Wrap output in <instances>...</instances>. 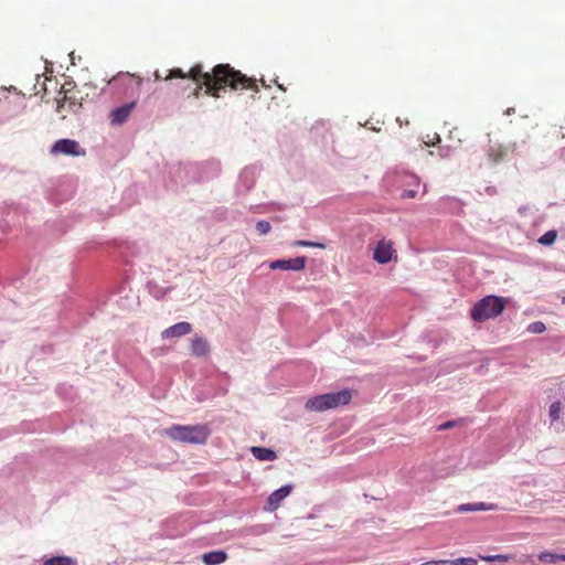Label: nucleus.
Segmentation results:
<instances>
[{"instance_id":"6","label":"nucleus","mask_w":565,"mask_h":565,"mask_svg":"<svg viewBox=\"0 0 565 565\" xmlns=\"http://www.w3.org/2000/svg\"><path fill=\"white\" fill-rule=\"evenodd\" d=\"M52 154H65V156H84L85 150L81 148L79 143L72 139H60L51 148Z\"/></svg>"},{"instance_id":"20","label":"nucleus","mask_w":565,"mask_h":565,"mask_svg":"<svg viewBox=\"0 0 565 565\" xmlns=\"http://www.w3.org/2000/svg\"><path fill=\"white\" fill-rule=\"evenodd\" d=\"M458 510L460 512H468V511H481V510H486V504L483 502H479V503H466V504H461L459 505Z\"/></svg>"},{"instance_id":"2","label":"nucleus","mask_w":565,"mask_h":565,"mask_svg":"<svg viewBox=\"0 0 565 565\" xmlns=\"http://www.w3.org/2000/svg\"><path fill=\"white\" fill-rule=\"evenodd\" d=\"M164 431L170 439L191 445H204L211 435L206 424L172 425Z\"/></svg>"},{"instance_id":"21","label":"nucleus","mask_w":565,"mask_h":565,"mask_svg":"<svg viewBox=\"0 0 565 565\" xmlns=\"http://www.w3.org/2000/svg\"><path fill=\"white\" fill-rule=\"evenodd\" d=\"M465 422H466V418H459V419H455V420H447V422L438 425L437 426V430L441 431V430L450 429L452 427H457V426L462 425Z\"/></svg>"},{"instance_id":"10","label":"nucleus","mask_w":565,"mask_h":565,"mask_svg":"<svg viewBox=\"0 0 565 565\" xmlns=\"http://www.w3.org/2000/svg\"><path fill=\"white\" fill-rule=\"evenodd\" d=\"M134 107L135 103H130L113 109L109 115L110 122L113 125H121L128 119Z\"/></svg>"},{"instance_id":"1","label":"nucleus","mask_w":565,"mask_h":565,"mask_svg":"<svg viewBox=\"0 0 565 565\" xmlns=\"http://www.w3.org/2000/svg\"><path fill=\"white\" fill-rule=\"evenodd\" d=\"M172 78H190L196 85L192 90L193 97L198 98L203 87L206 95L218 97L220 90L230 87L236 89H252L254 94L259 92L256 79L247 77L241 71H236L230 64H217L212 68V72H203L202 65L196 64L190 68L189 72H183L181 68H172L167 72L164 79ZM255 98V95H253Z\"/></svg>"},{"instance_id":"33","label":"nucleus","mask_w":565,"mask_h":565,"mask_svg":"<svg viewBox=\"0 0 565 565\" xmlns=\"http://www.w3.org/2000/svg\"><path fill=\"white\" fill-rule=\"evenodd\" d=\"M6 436L4 431H0V438H4Z\"/></svg>"},{"instance_id":"34","label":"nucleus","mask_w":565,"mask_h":565,"mask_svg":"<svg viewBox=\"0 0 565 565\" xmlns=\"http://www.w3.org/2000/svg\"><path fill=\"white\" fill-rule=\"evenodd\" d=\"M260 82H262V85H263V86L267 87V85L265 84V81H264V79H260Z\"/></svg>"},{"instance_id":"5","label":"nucleus","mask_w":565,"mask_h":565,"mask_svg":"<svg viewBox=\"0 0 565 565\" xmlns=\"http://www.w3.org/2000/svg\"><path fill=\"white\" fill-rule=\"evenodd\" d=\"M60 94H63V97L57 98V113L62 114V117H65L64 111L66 113H76L82 107V96L79 90L73 88L62 87Z\"/></svg>"},{"instance_id":"25","label":"nucleus","mask_w":565,"mask_h":565,"mask_svg":"<svg viewBox=\"0 0 565 565\" xmlns=\"http://www.w3.org/2000/svg\"><path fill=\"white\" fill-rule=\"evenodd\" d=\"M527 330L531 333H542V332L545 331V324L543 322H541V321H536V322L531 323L527 327Z\"/></svg>"},{"instance_id":"30","label":"nucleus","mask_w":565,"mask_h":565,"mask_svg":"<svg viewBox=\"0 0 565 565\" xmlns=\"http://www.w3.org/2000/svg\"><path fill=\"white\" fill-rule=\"evenodd\" d=\"M166 76H167V74H166V75H162L159 71H156V72H154V79H156V81H161V79L166 81V79H164V77H166Z\"/></svg>"},{"instance_id":"4","label":"nucleus","mask_w":565,"mask_h":565,"mask_svg":"<svg viewBox=\"0 0 565 565\" xmlns=\"http://www.w3.org/2000/svg\"><path fill=\"white\" fill-rule=\"evenodd\" d=\"M351 398L352 395L349 390L326 393L310 398L306 403V409L311 412H323L341 405H347L350 403Z\"/></svg>"},{"instance_id":"13","label":"nucleus","mask_w":565,"mask_h":565,"mask_svg":"<svg viewBox=\"0 0 565 565\" xmlns=\"http://www.w3.org/2000/svg\"><path fill=\"white\" fill-rule=\"evenodd\" d=\"M252 455L260 461H273L277 458L276 452L271 448L254 446L250 448Z\"/></svg>"},{"instance_id":"3","label":"nucleus","mask_w":565,"mask_h":565,"mask_svg":"<svg viewBox=\"0 0 565 565\" xmlns=\"http://www.w3.org/2000/svg\"><path fill=\"white\" fill-rule=\"evenodd\" d=\"M508 300L503 297L489 295L475 303L470 311V317L476 322H483L500 316Z\"/></svg>"},{"instance_id":"31","label":"nucleus","mask_w":565,"mask_h":565,"mask_svg":"<svg viewBox=\"0 0 565 565\" xmlns=\"http://www.w3.org/2000/svg\"><path fill=\"white\" fill-rule=\"evenodd\" d=\"M558 561H564L565 562V554H558Z\"/></svg>"},{"instance_id":"35","label":"nucleus","mask_w":565,"mask_h":565,"mask_svg":"<svg viewBox=\"0 0 565 565\" xmlns=\"http://www.w3.org/2000/svg\"><path fill=\"white\" fill-rule=\"evenodd\" d=\"M563 302H565V298L563 299Z\"/></svg>"},{"instance_id":"18","label":"nucleus","mask_w":565,"mask_h":565,"mask_svg":"<svg viewBox=\"0 0 565 565\" xmlns=\"http://www.w3.org/2000/svg\"><path fill=\"white\" fill-rule=\"evenodd\" d=\"M505 156V151L501 146L498 147H491L489 150V157L493 162H498L503 159Z\"/></svg>"},{"instance_id":"29","label":"nucleus","mask_w":565,"mask_h":565,"mask_svg":"<svg viewBox=\"0 0 565 565\" xmlns=\"http://www.w3.org/2000/svg\"><path fill=\"white\" fill-rule=\"evenodd\" d=\"M559 396L565 397V383L561 382L557 384Z\"/></svg>"},{"instance_id":"27","label":"nucleus","mask_w":565,"mask_h":565,"mask_svg":"<svg viewBox=\"0 0 565 565\" xmlns=\"http://www.w3.org/2000/svg\"><path fill=\"white\" fill-rule=\"evenodd\" d=\"M417 195V190H404L402 192L403 199H414Z\"/></svg>"},{"instance_id":"12","label":"nucleus","mask_w":565,"mask_h":565,"mask_svg":"<svg viewBox=\"0 0 565 565\" xmlns=\"http://www.w3.org/2000/svg\"><path fill=\"white\" fill-rule=\"evenodd\" d=\"M228 555L224 550L210 551L202 554L201 558L205 565H220L227 559Z\"/></svg>"},{"instance_id":"24","label":"nucleus","mask_w":565,"mask_h":565,"mask_svg":"<svg viewBox=\"0 0 565 565\" xmlns=\"http://www.w3.org/2000/svg\"><path fill=\"white\" fill-rule=\"evenodd\" d=\"M256 228L259 232V234L266 235L270 232L271 225L269 224V222L262 220L257 222Z\"/></svg>"},{"instance_id":"26","label":"nucleus","mask_w":565,"mask_h":565,"mask_svg":"<svg viewBox=\"0 0 565 565\" xmlns=\"http://www.w3.org/2000/svg\"><path fill=\"white\" fill-rule=\"evenodd\" d=\"M480 558L486 562H497V561L505 562V561H508L509 557L507 555L495 554V555L480 556Z\"/></svg>"},{"instance_id":"7","label":"nucleus","mask_w":565,"mask_h":565,"mask_svg":"<svg viewBox=\"0 0 565 565\" xmlns=\"http://www.w3.org/2000/svg\"><path fill=\"white\" fill-rule=\"evenodd\" d=\"M307 264V258L305 256H298L292 259H277L269 263V268L273 270H295L300 271L305 269Z\"/></svg>"},{"instance_id":"28","label":"nucleus","mask_w":565,"mask_h":565,"mask_svg":"<svg viewBox=\"0 0 565 565\" xmlns=\"http://www.w3.org/2000/svg\"><path fill=\"white\" fill-rule=\"evenodd\" d=\"M422 565H449V559L427 561Z\"/></svg>"},{"instance_id":"8","label":"nucleus","mask_w":565,"mask_h":565,"mask_svg":"<svg viewBox=\"0 0 565 565\" xmlns=\"http://www.w3.org/2000/svg\"><path fill=\"white\" fill-rule=\"evenodd\" d=\"M394 254L393 242L383 238L377 243L373 258L379 264H387L392 260Z\"/></svg>"},{"instance_id":"16","label":"nucleus","mask_w":565,"mask_h":565,"mask_svg":"<svg viewBox=\"0 0 565 565\" xmlns=\"http://www.w3.org/2000/svg\"><path fill=\"white\" fill-rule=\"evenodd\" d=\"M563 412V406L559 401H555L551 404L548 409V416L551 418V422H556L561 417V413Z\"/></svg>"},{"instance_id":"23","label":"nucleus","mask_w":565,"mask_h":565,"mask_svg":"<svg viewBox=\"0 0 565 565\" xmlns=\"http://www.w3.org/2000/svg\"><path fill=\"white\" fill-rule=\"evenodd\" d=\"M556 236L557 234L555 231H548L540 237L539 243L543 245H551L555 242Z\"/></svg>"},{"instance_id":"22","label":"nucleus","mask_w":565,"mask_h":565,"mask_svg":"<svg viewBox=\"0 0 565 565\" xmlns=\"http://www.w3.org/2000/svg\"><path fill=\"white\" fill-rule=\"evenodd\" d=\"M478 561L473 557H458L449 559V565H477Z\"/></svg>"},{"instance_id":"17","label":"nucleus","mask_w":565,"mask_h":565,"mask_svg":"<svg viewBox=\"0 0 565 565\" xmlns=\"http://www.w3.org/2000/svg\"><path fill=\"white\" fill-rule=\"evenodd\" d=\"M291 246L292 247H315V248H320V249L326 248V245L322 243L310 242V241H305V239L294 241L291 243Z\"/></svg>"},{"instance_id":"15","label":"nucleus","mask_w":565,"mask_h":565,"mask_svg":"<svg viewBox=\"0 0 565 565\" xmlns=\"http://www.w3.org/2000/svg\"><path fill=\"white\" fill-rule=\"evenodd\" d=\"M209 343L202 337H193L191 341V351L192 353H206L209 351Z\"/></svg>"},{"instance_id":"9","label":"nucleus","mask_w":565,"mask_h":565,"mask_svg":"<svg viewBox=\"0 0 565 565\" xmlns=\"http://www.w3.org/2000/svg\"><path fill=\"white\" fill-rule=\"evenodd\" d=\"M292 488L291 484H285L271 492L267 498L265 509L270 512L277 510L280 503L291 493Z\"/></svg>"},{"instance_id":"19","label":"nucleus","mask_w":565,"mask_h":565,"mask_svg":"<svg viewBox=\"0 0 565 565\" xmlns=\"http://www.w3.org/2000/svg\"><path fill=\"white\" fill-rule=\"evenodd\" d=\"M539 559L544 564H555L558 562V554L552 552H542L539 555Z\"/></svg>"},{"instance_id":"32","label":"nucleus","mask_w":565,"mask_h":565,"mask_svg":"<svg viewBox=\"0 0 565 565\" xmlns=\"http://www.w3.org/2000/svg\"><path fill=\"white\" fill-rule=\"evenodd\" d=\"M64 388H65L64 386H60V387L57 388L58 394H62V390H64Z\"/></svg>"},{"instance_id":"14","label":"nucleus","mask_w":565,"mask_h":565,"mask_svg":"<svg viewBox=\"0 0 565 565\" xmlns=\"http://www.w3.org/2000/svg\"><path fill=\"white\" fill-rule=\"evenodd\" d=\"M43 565H78L76 558L66 556V555H57L52 556L44 559Z\"/></svg>"},{"instance_id":"11","label":"nucleus","mask_w":565,"mask_h":565,"mask_svg":"<svg viewBox=\"0 0 565 565\" xmlns=\"http://www.w3.org/2000/svg\"><path fill=\"white\" fill-rule=\"evenodd\" d=\"M192 331L191 323L186 321L178 322L177 324H173L166 329L162 332L163 339L174 338V337H182L185 334H189Z\"/></svg>"}]
</instances>
